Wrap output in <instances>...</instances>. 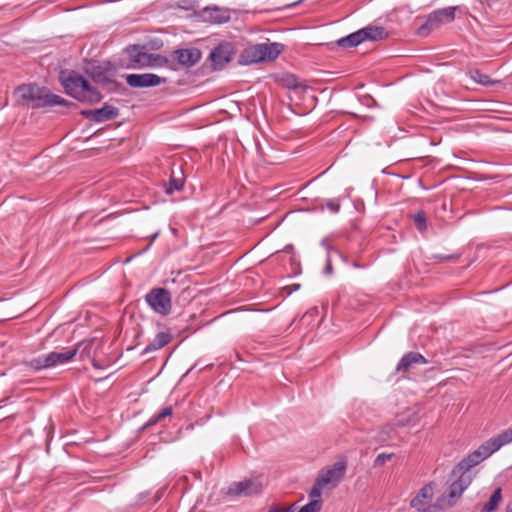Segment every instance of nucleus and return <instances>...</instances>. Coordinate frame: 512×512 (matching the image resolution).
<instances>
[{
    "label": "nucleus",
    "mask_w": 512,
    "mask_h": 512,
    "mask_svg": "<svg viewBox=\"0 0 512 512\" xmlns=\"http://www.w3.org/2000/svg\"><path fill=\"white\" fill-rule=\"evenodd\" d=\"M491 451L494 453L502 446L512 442V427L503 431L499 435L485 441Z\"/></svg>",
    "instance_id": "obj_17"
},
{
    "label": "nucleus",
    "mask_w": 512,
    "mask_h": 512,
    "mask_svg": "<svg viewBox=\"0 0 512 512\" xmlns=\"http://www.w3.org/2000/svg\"><path fill=\"white\" fill-rule=\"evenodd\" d=\"M146 302L158 314L166 316L171 312V293L166 288H153L145 296Z\"/></svg>",
    "instance_id": "obj_6"
},
{
    "label": "nucleus",
    "mask_w": 512,
    "mask_h": 512,
    "mask_svg": "<svg viewBox=\"0 0 512 512\" xmlns=\"http://www.w3.org/2000/svg\"><path fill=\"white\" fill-rule=\"evenodd\" d=\"M505 512H512V503L507 505Z\"/></svg>",
    "instance_id": "obj_42"
},
{
    "label": "nucleus",
    "mask_w": 512,
    "mask_h": 512,
    "mask_svg": "<svg viewBox=\"0 0 512 512\" xmlns=\"http://www.w3.org/2000/svg\"><path fill=\"white\" fill-rule=\"evenodd\" d=\"M326 270H327V271H331V270H332V267H331V265H330V264L327 266Z\"/></svg>",
    "instance_id": "obj_43"
},
{
    "label": "nucleus",
    "mask_w": 512,
    "mask_h": 512,
    "mask_svg": "<svg viewBox=\"0 0 512 512\" xmlns=\"http://www.w3.org/2000/svg\"><path fill=\"white\" fill-rule=\"evenodd\" d=\"M326 207L333 213H337L340 210V203L337 199H330L326 202Z\"/></svg>",
    "instance_id": "obj_34"
},
{
    "label": "nucleus",
    "mask_w": 512,
    "mask_h": 512,
    "mask_svg": "<svg viewBox=\"0 0 512 512\" xmlns=\"http://www.w3.org/2000/svg\"><path fill=\"white\" fill-rule=\"evenodd\" d=\"M433 25L430 23L428 17L417 27L416 34L420 37L428 36L432 31H434Z\"/></svg>",
    "instance_id": "obj_29"
},
{
    "label": "nucleus",
    "mask_w": 512,
    "mask_h": 512,
    "mask_svg": "<svg viewBox=\"0 0 512 512\" xmlns=\"http://www.w3.org/2000/svg\"><path fill=\"white\" fill-rule=\"evenodd\" d=\"M476 81L482 85H490L492 81L490 80V77L486 74H482L477 72V78H475Z\"/></svg>",
    "instance_id": "obj_35"
},
{
    "label": "nucleus",
    "mask_w": 512,
    "mask_h": 512,
    "mask_svg": "<svg viewBox=\"0 0 512 512\" xmlns=\"http://www.w3.org/2000/svg\"><path fill=\"white\" fill-rule=\"evenodd\" d=\"M300 288V285L299 284H294L293 286L291 287H286V289H289L288 293H292L293 291H296Z\"/></svg>",
    "instance_id": "obj_39"
},
{
    "label": "nucleus",
    "mask_w": 512,
    "mask_h": 512,
    "mask_svg": "<svg viewBox=\"0 0 512 512\" xmlns=\"http://www.w3.org/2000/svg\"><path fill=\"white\" fill-rule=\"evenodd\" d=\"M361 35L363 38V42L366 40L378 41L385 39L387 37V32L385 28L381 26H367L360 29Z\"/></svg>",
    "instance_id": "obj_18"
},
{
    "label": "nucleus",
    "mask_w": 512,
    "mask_h": 512,
    "mask_svg": "<svg viewBox=\"0 0 512 512\" xmlns=\"http://www.w3.org/2000/svg\"><path fill=\"white\" fill-rule=\"evenodd\" d=\"M347 469V458L341 457L332 466L327 468L316 479L321 482L324 487L334 489L343 480Z\"/></svg>",
    "instance_id": "obj_7"
},
{
    "label": "nucleus",
    "mask_w": 512,
    "mask_h": 512,
    "mask_svg": "<svg viewBox=\"0 0 512 512\" xmlns=\"http://www.w3.org/2000/svg\"><path fill=\"white\" fill-rule=\"evenodd\" d=\"M78 351L79 347L68 349L62 352H50L47 354L50 368L71 361L76 356Z\"/></svg>",
    "instance_id": "obj_16"
},
{
    "label": "nucleus",
    "mask_w": 512,
    "mask_h": 512,
    "mask_svg": "<svg viewBox=\"0 0 512 512\" xmlns=\"http://www.w3.org/2000/svg\"><path fill=\"white\" fill-rule=\"evenodd\" d=\"M426 358L419 352H408L399 361L396 371L408 377L409 371L417 364H426Z\"/></svg>",
    "instance_id": "obj_12"
},
{
    "label": "nucleus",
    "mask_w": 512,
    "mask_h": 512,
    "mask_svg": "<svg viewBox=\"0 0 512 512\" xmlns=\"http://www.w3.org/2000/svg\"><path fill=\"white\" fill-rule=\"evenodd\" d=\"M171 58L185 68L196 65L201 59V51L198 48L177 49L172 52Z\"/></svg>",
    "instance_id": "obj_11"
},
{
    "label": "nucleus",
    "mask_w": 512,
    "mask_h": 512,
    "mask_svg": "<svg viewBox=\"0 0 512 512\" xmlns=\"http://www.w3.org/2000/svg\"><path fill=\"white\" fill-rule=\"evenodd\" d=\"M126 52L130 56L129 63L127 65L128 68H144V67H155L161 66L165 62H167L166 58L158 55L147 53L139 50L138 46H129L126 48Z\"/></svg>",
    "instance_id": "obj_5"
},
{
    "label": "nucleus",
    "mask_w": 512,
    "mask_h": 512,
    "mask_svg": "<svg viewBox=\"0 0 512 512\" xmlns=\"http://www.w3.org/2000/svg\"><path fill=\"white\" fill-rule=\"evenodd\" d=\"M211 20L214 23L222 24L227 22L230 19V16L227 11H223L219 8H215L212 10L210 14Z\"/></svg>",
    "instance_id": "obj_28"
},
{
    "label": "nucleus",
    "mask_w": 512,
    "mask_h": 512,
    "mask_svg": "<svg viewBox=\"0 0 512 512\" xmlns=\"http://www.w3.org/2000/svg\"><path fill=\"white\" fill-rule=\"evenodd\" d=\"M456 9V7L438 9L430 13L427 17L434 29H437L445 23H451L454 21Z\"/></svg>",
    "instance_id": "obj_14"
},
{
    "label": "nucleus",
    "mask_w": 512,
    "mask_h": 512,
    "mask_svg": "<svg viewBox=\"0 0 512 512\" xmlns=\"http://www.w3.org/2000/svg\"><path fill=\"white\" fill-rule=\"evenodd\" d=\"M322 505L323 502L321 499H314L303 506L298 512H319L322 508Z\"/></svg>",
    "instance_id": "obj_30"
},
{
    "label": "nucleus",
    "mask_w": 512,
    "mask_h": 512,
    "mask_svg": "<svg viewBox=\"0 0 512 512\" xmlns=\"http://www.w3.org/2000/svg\"><path fill=\"white\" fill-rule=\"evenodd\" d=\"M88 76L98 84H101L107 92H116L122 88V84L113 79L110 63L106 65H92L86 70Z\"/></svg>",
    "instance_id": "obj_4"
},
{
    "label": "nucleus",
    "mask_w": 512,
    "mask_h": 512,
    "mask_svg": "<svg viewBox=\"0 0 512 512\" xmlns=\"http://www.w3.org/2000/svg\"><path fill=\"white\" fill-rule=\"evenodd\" d=\"M433 497V488L430 484L424 485L417 495L411 500L410 505L412 508L417 509L419 512H430L431 506L429 501Z\"/></svg>",
    "instance_id": "obj_13"
},
{
    "label": "nucleus",
    "mask_w": 512,
    "mask_h": 512,
    "mask_svg": "<svg viewBox=\"0 0 512 512\" xmlns=\"http://www.w3.org/2000/svg\"><path fill=\"white\" fill-rule=\"evenodd\" d=\"M236 53L235 46L231 42H221L210 53L209 59L213 70H220L232 61Z\"/></svg>",
    "instance_id": "obj_8"
},
{
    "label": "nucleus",
    "mask_w": 512,
    "mask_h": 512,
    "mask_svg": "<svg viewBox=\"0 0 512 512\" xmlns=\"http://www.w3.org/2000/svg\"><path fill=\"white\" fill-rule=\"evenodd\" d=\"M184 186V178L182 177H175V175L172 173L169 183L167 184L165 188V192L167 194H172L174 191H180Z\"/></svg>",
    "instance_id": "obj_26"
},
{
    "label": "nucleus",
    "mask_w": 512,
    "mask_h": 512,
    "mask_svg": "<svg viewBox=\"0 0 512 512\" xmlns=\"http://www.w3.org/2000/svg\"><path fill=\"white\" fill-rule=\"evenodd\" d=\"M454 258H457V256L455 255H449V256H444V257H441V259H454Z\"/></svg>",
    "instance_id": "obj_41"
},
{
    "label": "nucleus",
    "mask_w": 512,
    "mask_h": 512,
    "mask_svg": "<svg viewBox=\"0 0 512 512\" xmlns=\"http://www.w3.org/2000/svg\"><path fill=\"white\" fill-rule=\"evenodd\" d=\"M165 491V488H161L159 489L156 494H155V498H154V502H157L161 499V497L163 496V493Z\"/></svg>",
    "instance_id": "obj_38"
},
{
    "label": "nucleus",
    "mask_w": 512,
    "mask_h": 512,
    "mask_svg": "<svg viewBox=\"0 0 512 512\" xmlns=\"http://www.w3.org/2000/svg\"><path fill=\"white\" fill-rule=\"evenodd\" d=\"M502 501V489L497 488L489 500L482 506L481 512H495Z\"/></svg>",
    "instance_id": "obj_23"
},
{
    "label": "nucleus",
    "mask_w": 512,
    "mask_h": 512,
    "mask_svg": "<svg viewBox=\"0 0 512 512\" xmlns=\"http://www.w3.org/2000/svg\"><path fill=\"white\" fill-rule=\"evenodd\" d=\"M92 364L95 368H102V366L96 360H93Z\"/></svg>",
    "instance_id": "obj_40"
},
{
    "label": "nucleus",
    "mask_w": 512,
    "mask_h": 512,
    "mask_svg": "<svg viewBox=\"0 0 512 512\" xmlns=\"http://www.w3.org/2000/svg\"><path fill=\"white\" fill-rule=\"evenodd\" d=\"M76 347H79L78 353L80 354V357L82 358L84 355L87 357H90V351L92 347L91 342H82L78 344Z\"/></svg>",
    "instance_id": "obj_32"
},
{
    "label": "nucleus",
    "mask_w": 512,
    "mask_h": 512,
    "mask_svg": "<svg viewBox=\"0 0 512 512\" xmlns=\"http://www.w3.org/2000/svg\"><path fill=\"white\" fill-rule=\"evenodd\" d=\"M172 339V336L168 332H159L155 338L147 345L142 354H147L152 351H156L166 346Z\"/></svg>",
    "instance_id": "obj_19"
},
{
    "label": "nucleus",
    "mask_w": 512,
    "mask_h": 512,
    "mask_svg": "<svg viewBox=\"0 0 512 512\" xmlns=\"http://www.w3.org/2000/svg\"><path fill=\"white\" fill-rule=\"evenodd\" d=\"M363 42L361 31L358 30L350 35L343 37L337 41V45L342 48L355 47Z\"/></svg>",
    "instance_id": "obj_24"
},
{
    "label": "nucleus",
    "mask_w": 512,
    "mask_h": 512,
    "mask_svg": "<svg viewBox=\"0 0 512 512\" xmlns=\"http://www.w3.org/2000/svg\"><path fill=\"white\" fill-rule=\"evenodd\" d=\"M14 94L18 97V103L24 107L38 109L42 107L62 105H73L59 95L53 94L46 87L35 83L22 84L18 86Z\"/></svg>",
    "instance_id": "obj_2"
},
{
    "label": "nucleus",
    "mask_w": 512,
    "mask_h": 512,
    "mask_svg": "<svg viewBox=\"0 0 512 512\" xmlns=\"http://www.w3.org/2000/svg\"><path fill=\"white\" fill-rule=\"evenodd\" d=\"M96 109L95 110H83L81 111V115H83L85 118L90 119L94 122H96Z\"/></svg>",
    "instance_id": "obj_37"
},
{
    "label": "nucleus",
    "mask_w": 512,
    "mask_h": 512,
    "mask_svg": "<svg viewBox=\"0 0 512 512\" xmlns=\"http://www.w3.org/2000/svg\"><path fill=\"white\" fill-rule=\"evenodd\" d=\"M392 456H393V454H386V453L379 454L374 461V467L384 465L388 460H390L392 458Z\"/></svg>",
    "instance_id": "obj_33"
},
{
    "label": "nucleus",
    "mask_w": 512,
    "mask_h": 512,
    "mask_svg": "<svg viewBox=\"0 0 512 512\" xmlns=\"http://www.w3.org/2000/svg\"><path fill=\"white\" fill-rule=\"evenodd\" d=\"M323 488L325 487L321 484L320 481L316 479L311 491L309 492V497L311 500L320 499Z\"/></svg>",
    "instance_id": "obj_31"
},
{
    "label": "nucleus",
    "mask_w": 512,
    "mask_h": 512,
    "mask_svg": "<svg viewBox=\"0 0 512 512\" xmlns=\"http://www.w3.org/2000/svg\"><path fill=\"white\" fill-rule=\"evenodd\" d=\"M413 222L415 227L420 231L424 232L427 229V216L423 210H419L413 216Z\"/></svg>",
    "instance_id": "obj_27"
},
{
    "label": "nucleus",
    "mask_w": 512,
    "mask_h": 512,
    "mask_svg": "<svg viewBox=\"0 0 512 512\" xmlns=\"http://www.w3.org/2000/svg\"><path fill=\"white\" fill-rule=\"evenodd\" d=\"M268 512H295L294 505L289 507H272Z\"/></svg>",
    "instance_id": "obj_36"
},
{
    "label": "nucleus",
    "mask_w": 512,
    "mask_h": 512,
    "mask_svg": "<svg viewBox=\"0 0 512 512\" xmlns=\"http://www.w3.org/2000/svg\"><path fill=\"white\" fill-rule=\"evenodd\" d=\"M492 454L493 452L484 442L462 459L451 472L452 482L447 492L437 499L435 506L439 509L453 507L476 476L473 468Z\"/></svg>",
    "instance_id": "obj_1"
},
{
    "label": "nucleus",
    "mask_w": 512,
    "mask_h": 512,
    "mask_svg": "<svg viewBox=\"0 0 512 512\" xmlns=\"http://www.w3.org/2000/svg\"><path fill=\"white\" fill-rule=\"evenodd\" d=\"M173 413L172 406H166L161 411H159L156 415L151 417L144 427H150L157 423L162 422L165 418L170 417Z\"/></svg>",
    "instance_id": "obj_25"
},
{
    "label": "nucleus",
    "mask_w": 512,
    "mask_h": 512,
    "mask_svg": "<svg viewBox=\"0 0 512 512\" xmlns=\"http://www.w3.org/2000/svg\"><path fill=\"white\" fill-rule=\"evenodd\" d=\"M261 48L264 54L265 61H272L276 59L284 49L281 43H261Z\"/></svg>",
    "instance_id": "obj_21"
},
{
    "label": "nucleus",
    "mask_w": 512,
    "mask_h": 512,
    "mask_svg": "<svg viewBox=\"0 0 512 512\" xmlns=\"http://www.w3.org/2000/svg\"><path fill=\"white\" fill-rule=\"evenodd\" d=\"M126 81L129 86L135 88L154 87L166 83L165 78L152 73L128 74Z\"/></svg>",
    "instance_id": "obj_10"
},
{
    "label": "nucleus",
    "mask_w": 512,
    "mask_h": 512,
    "mask_svg": "<svg viewBox=\"0 0 512 512\" xmlns=\"http://www.w3.org/2000/svg\"><path fill=\"white\" fill-rule=\"evenodd\" d=\"M239 62L245 65L265 62L261 44L252 45L246 48L241 53Z\"/></svg>",
    "instance_id": "obj_15"
},
{
    "label": "nucleus",
    "mask_w": 512,
    "mask_h": 512,
    "mask_svg": "<svg viewBox=\"0 0 512 512\" xmlns=\"http://www.w3.org/2000/svg\"><path fill=\"white\" fill-rule=\"evenodd\" d=\"M23 365L30 368L34 372L50 368L47 355H40L30 360H24Z\"/></svg>",
    "instance_id": "obj_22"
},
{
    "label": "nucleus",
    "mask_w": 512,
    "mask_h": 512,
    "mask_svg": "<svg viewBox=\"0 0 512 512\" xmlns=\"http://www.w3.org/2000/svg\"><path fill=\"white\" fill-rule=\"evenodd\" d=\"M58 79L65 92L80 102L94 104L102 100V95L98 89L74 70H61Z\"/></svg>",
    "instance_id": "obj_3"
},
{
    "label": "nucleus",
    "mask_w": 512,
    "mask_h": 512,
    "mask_svg": "<svg viewBox=\"0 0 512 512\" xmlns=\"http://www.w3.org/2000/svg\"><path fill=\"white\" fill-rule=\"evenodd\" d=\"M263 489V484L258 478L244 479L243 481L232 483L227 490L230 496H253L259 494Z\"/></svg>",
    "instance_id": "obj_9"
},
{
    "label": "nucleus",
    "mask_w": 512,
    "mask_h": 512,
    "mask_svg": "<svg viewBox=\"0 0 512 512\" xmlns=\"http://www.w3.org/2000/svg\"><path fill=\"white\" fill-rule=\"evenodd\" d=\"M290 249H292V246H287V247L285 248V250H286V251H290Z\"/></svg>",
    "instance_id": "obj_44"
},
{
    "label": "nucleus",
    "mask_w": 512,
    "mask_h": 512,
    "mask_svg": "<svg viewBox=\"0 0 512 512\" xmlns=\"http://www.w3.org/2000/svg\"><path fill=\"white\" fill-rule=\"evenodd\" d=\"M96 123L113 120L118 117L119 109L105 104L102 108L96 109Z\"/></svg>",
    "instance_id": "obj_20"
}]
</instances>
